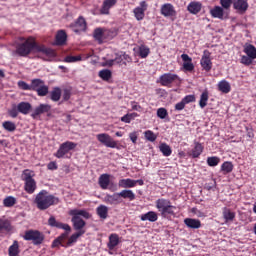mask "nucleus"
Returning a JSON list of instances; mask_svg holds the SVG:
<instances>
[{
  "label": "nucleus",
  "instance_id": "obj_20",
  "mask_svg": "<svg viewBox=\"0 0 256 256\" xmlns=\"http://www.w3.org/2000/svg\"><path fill=\"white\" fill-rule=\"evenodd\" d=\"M181 59L184 62L183 63L184 71H188V72L191 73V71L195 70V65H193V59L189 55L182 54Z\"/></svg>",
  "mask_w": 256,
  "mask_h": 256
},
{
  "label": "nucleus",
  "instance_id": "obj_11",
  "mask_svg": "<svg viewBox=\"0 0 256 256\" xmlns=\"http://www.w3.org/2000/svg\"><path fill=\"white\" fill-rule=\"evenodd\" d=\"M200 65L203 71H206L207 73H209V71L213 69V62L211 61V52H209V50L203 51V55L200 60Z\"/></svg>",
  "mask_w": 256,
  "mask_h": 256
},
{
  "label": "nucleus",
  "instance_id": "obj_45",
  "mask_svg": "<svg viewBox=\"0 0 256 256\" xmlns=\"http://www.w3.org/2000/svg\"><path fill=\"white\" fill-rule=\"evenodd\" d=\"M149 53H151V49L145 45H141L138 48V55L141 59H147V57H149Z\"/></svg>",
  "mask_w": 256,
  "mask_h": 256
},
{
  "label": "nucleus",
  "instance_id": "obj_49",
  "mask_svg": "<svg viewBox=\"0 0 256 256\" xmlns=\"http://www.w3.org/2000/svg\"><path fill=\"white\" fill-rule=\"evenodd\" d=\"M16 204H17V198H15L13 196H8V197L4 198V200H3L4 207H13Z\"/></svg>",
  "mask_w": 256,
  "mask_h": 256
},
{
  "label": "nucleus",
  "instance_id": "obj_57",
  "mask_svg": "<svg viewBox=\"0 0 256 256\" xmlns=\"http://www.w3.org/2000/svg\"><path fill=\"white\" fill-rule=\"evenodd\" d=\"M182 101L186 105H189V103H195V95H187L182 99Z\"/></svg>",
  "mask_w": 256,
  "mask_h": 256
},
{
  "label": "nucleus",
  "instance_id": "obj_7",
  "mask_svg": "<svg viewBox=\"0 0 256 256\" xmlns=\"http://www.w3.org/2000/svg\"><path fill=\"white\" fill-rule=\"evenodd\" d=\"M24 241H31L33 245L39 246L43 245V241H45V234L39 230H26L23 235Z\"/></svg>",
  "mask_w": 256,
  "mask_h": 256
},
{
  "label": "nucleus",
  "instance_id": "obj_47",
  "mask_svg": "<svg viewBox=\"0 0 256 256\" xmlns=\"http://www.w3.org/2000/svg\"><path fill=\"white\" fill-rule=\"evenodd\" d=\"M137 117H139V114L137 112L128 113L122 116L120 121H122V123H131V121H133V119Z\"/></svg>",
  "mask_w": 256,
  "mask_h": 256
},
{
  "label": "nucleus",
  "instance_id": "obj_23",
  "mask_svg": "<svg viewBox=\"0 0 256 256\" xmlns=\"http://www.w3.org/2000/svg\"><path fill=\"white\" fill-rule=\"evenodd\" d=\"M159 219V215L155 211H149L145 214L140 215L141 221H150V223H155Z\"/></svg>",
  "mask_w": 256,
  "mask_h": 256
},
{
  "label": "nucleus",
  "instance_id": "obj_13",
  "mask_svg": "<svg viewBox=\"0 0 256 256\" xmlns=\"http://www.w3.org/2000/svg\"><path fill=\"white\" fill-rule=\"evenodd\" d=\"M179 79V76L177 74L173 73H165L160 76L159 83L162 85V87H169V85L175 83Z\"/></svg>",
  "mask_w": 256,
  "mask_h": 256
},
{
  "label": "nucleus",
  "instance_id": "obj_42",
  "mask_svg": "<svg viewBox=\"0 0 256 256\" xmlns=\"http://www.w3.org/2000/svg\"><path fill=\"white\" fill-rule=\"evenodd\" d=\"M218 90L225 94L231 93V84L226 80H222L218 83Z\"/></svg>",
  "mask_w": 256,
  "mask_h": 256
},
{
  "label": "nucleus",
  "instance_id": "obj_12",
  "mask_svg": "<svg viewBox=\"0 0 256 256\" xmlns=\"http://www.w3.org/2000/svg\"><path fill=\"white\" fill-rule=\"evenodd\" d=\"M148 7L149 5L146 1H141L140 6L133 9V14L136 21H143V19H145V11H147Z\"/></svg>",
  "mask_w": 256,
  "mask_h": 256
},
{
  "label": "nucleus",
  "instance_id": "obj_62",
  "mask_svg": "<svg viewBox=\"0 0 256 256\" xmlns=\"http://www.w3.org/2000/svg\"><path fill=\"white\" fill-rule=\"evenodd\" d=\"M129 137H130V141H132V143L134 145L137 144V139H138V135H137V132H132L129 134Z\"/></svg>",
  "mask_w": 256,
  "mask_h": 256
},
{
  "label": "nucleus",
  "instance_id": "obj_35",
  "mask_svg": "<svg viewBox=\"0 0 256 256\" xmlns=\"http://www.w3.org/2000/svg\"><path fill=\"white\" fill-rule=\"evenodd\" d=\"M21 250L19 249V241L14 240L13 244L8 248V255L9 256H19Z\"/></svg>",
  "mask_w": 256,
  "mask_h": 256
},
{
  "label": "nucleus",
  "instance_id": "obj_60",
  "mask_svg": "<svg viewBox=\"0 0 256 256\" xmlns=\"http://www.w3.org/2000/svg\"><path fill=\"white\" fill-rule=\"evenodd\" d=\"M185 105V102L181 100L175 105V111H183V109H185Z\"/></svg>",
  "mask_w": 256,
  "mask_h": 256
},
{
  "label": "nucleus",
  "instance_id": "obj_3",
  "mask_svg": "<svg viewBox=\"0 0 256 256\" xmlns=\"http://www.w3.org/2000/svg\"><path fill=\"white\" fill-rule=\"evenodd\" d=\"M48 225L50 227H56V229H63L64 231H66L52 242V248L59 247V245H61L62 247H67V245L65 244V240L69 237V233H71V226H69V224L57 222L55 216H51L48 219Z\"/></svg>",
  "mask_w": 256,
  "mask_h": 256
},
{
  "label": "nucleus",
  "instance_id": "obj_55",
  "mask_svg": "<svg viewBox=\"0 0 256 256\" xmlns=\"http://www.w3.org/2000/svg\"><path fill=\"white\" fill-rule=\"evenodd\" d=\"M18 87L23 91H31V84H27L25 81H19Z\"/></svg>",
  "mask_w": 256,
  "mask_h": 256
},
{
  "label": "nucleus",
  "instance_id": "obj_61",
  "mask_svg": "<svg viewBox=\"0 0 256 256\" xmlns=\"http://www.w3.org/2000/svg\"><path fill=\"white\" fill-rule=\"evenodd\" d=\"M63 99L64 101H69V99H71V90L65 89L63 91Z\"/></svg>",
  "mask_w": 256,
  "mask_h": 256
},
{
  "label": "nucleus",
  "instance_id": "obj_28",
  "mask_svg": "<svg viewBox=\"0 0 256 256\" xmlns=\"http://www.w3.org/2000/svg\"><path fill=\"white\" fill-rule=\"evenodd\" d=\"M210 15L214 19H223L225 15V11L221 6H215L210 10Z\"/></svg>",
  "mask_w": 256,
  "mask_h": 256
},
{
  "label": "nucleus",
  "instance_id": "obj_21",
  "mask_svg": "<svg viewBox=\"0 0 256 256\" xmlns=\"http://www.w3.org/2000/svg\"><path fill=\"white\" fill-rule=\"evenodd\" d=\"M201 9H203V4L201 2L192 1L187 6V11L191 13V15H197L201 13Z\"/></svg>",
  "mask_w": 256,
  "mask_h": 256
},
{
  "label": "nucleus",
  "instance_id": "obj_30",
  "mask_svg": "<svg viewBox=\"0 0 256 256\" xmlns=\"http://www.w3.org/2000/svg\"><path fill=\"white\" fill-rule=\"evenodd\" d=\"M222 215L223 219L225 220V223H230L235 220V212L231 211V209L224 207L222 209Z\"/></svg>",
  "mask_w": 256,
  "mask_h": 256
},
{
  "label": "nucleus",
  "instance_id": "obj_58",
  "mask_svg": "<svg viewBox=\"0 0 256 256\" xmlns=\"http://www.w3.org/2000/svg\"><path fill=\"white\" fill-rule=\"evenodd\" d=\"M104 33L105 34V39H113V37H115L116 33L112 30H107V29H104Z\"/></svg>",
  "mask_w": 256,
  "mask_h": 256
},
{
  "label": "nucleus",
  "instance_id": "obj_46",
  "mask_svg": "<svg viewBox=\"0 0 256 256\" xmlns=\"http://www.w3.org/2000/svg\"><path fill=\"white\" fill-rule=\"evenodd\" d=\"M2 127L3 129H5V131H8L9 133H13V131H16L17 129V125H15V122L12 121H4L2 123Z\"/></svg>",
  "mask_w": 256,
  "mask_h": 256
},
{
  "label": "nucleus",
  "instance_id": "obj_24",
  "mask_svg": "<svg viewBox=\"0 0 256 256\" xmlns=\"http://www.w3.org/2000/svg\"><path fill=\"white\" fill-rule=\"evenodd\" d=\"M12 229L13 226H11V221H9V219L5 217L0 218V233H9Z\"/></svg>",
  "mask_w": 256,
  "mask_h": 256
},
{
  "label": "nucleus",
  "instance_id": "obj_59",
  "mask_svg": "<svg viewBox=\"0 0 256 256\" xmlns=\"http://www.w3.org/2000/svg\"><path fill=\"white\" fill-rule=\"evenodd\" d=\"M122 59L125 61L123 62L124 65H127V63H133V58H131L127 53L122 55Z\"/></svg>",
  "mask_w": 256,
  "mask_h": 256
},
{
  "label": "nucleus",
  "instance_id": "obj_5",
  "mask_svg": "<svg viewBox=\"0 0 256 256\" xmlns=\"http://www.w3.org/2000/svg\"><path fill=\"white\" fill-rule=\"evenodd\" d=\"M33 177H35L33 170H23L21 179L24 181V191L28 193V195H33V193L37 191V181H35Z\"/></svg>",
  "mask_w": 256,
  "mask_h": 256
},
{
  "label": "nucleus",
  "instance_id": "obj_53",
  "mask_svg": "<svg viewBox=\"0 0 256 256\" xmlns=\"http://www.w3.org/2000/svg\"><path fill=\"white\" fill-rule=\"evenodd\" d=\"M145 138L147 139V141H151L153 143V141H157V136L155 135V133L151 130H148L144 133Z\"/></svg>",
  "mask_w": 256,
  "mask_h": 256
},
{
  "label": "nucleus",
  "instance_id": "obj_8",
  "mask_svg": "<svg viewBox=\"0 0 256 256\" xmlns=\"http://www.w3.org/2000/svg\"><path fill=\"white\" fill-rule=\"evenodd\" d=\"M30 91H35L38 97H47V95H49V86L45 85V81L42 79H32L30 83Z\"/></svg>",
  "mask_w": 256,
  "mask_h": 256
},
{
  "label": "nucleus",
  "instance_id": "obj_27",
  "mask_svg": "<svg viewBox=\"0 0 256 256\" xmlns=\"http://www.w3.org/2000/svg\"><path fill=\"white\" fill-rule=\"evenodd\" d=\"M184 224L188 226L189 229H200L201 220L195 218L184 219Z\"/></svg>",
  "mask_w": 256,
  "mask_h": 256
},
{
  "label": "nucleus",
  "instance_id": "obj_48",
  "mask_svg": "<svg viewBox=\"0 0 256 256\" xmlns=\"http://www.w3.org/2000/svg\"><path fill=\"white\" fill-rule=\"evenodd\" d=\"M98 75H99L100 79H102L103 81H109V79H111V77H113V74H112L111 70H109V69L100 70Z\"/></svg>",
  "mask_w": 256,
  "mask_h": 256
},
{
  "label": "nucleus",
  "instance_id": "obj_31",
  "mask_svg": "<svg viewBox=\"0 0 256 256\" xmlns=\"http://www.w3.org/2000/svg\"><path fill=\"white\" fill-rule=\"evenodd\" d=\"M203 144L199 142H194V148L191 150V156L193 159H197L201 156V153H203Z\"/></svg>",
  "mask_w": 256,
  "mask_h": 256
},
{
  "label": "nucleus",
  "instance_id": "obj_17",
  "mask_svg": "<svg viewBox=\"0 0 256 256\" xmlns=\"http://www.w3.org/2000/svg\"><path fill=\"white\" fill-rule=\"evenodd\" d=\"M104 201L105 203H107V205H121V203L123 202V200H121L119 192L114 194H106V196L104 197Z\"/></svg>",
  "mask_w": 256,
  "mask_h": 256
},
{
  "label": "nucleus",
  "instance_id": "obj_1",
  "mask_svg": "<svg viewBox=\"0 0 256 256\" xmlns=\"http://www.w3.org/2000/svg\"><path fill=\"white\" fill-rule=\"evenodd\" d=\"M14 53L18 57H27L31 53H42V55H46L47 57H55V50L47 48L45 44L38 43L33 36H20L18 42L15 43Z\"/></svg>",
  "mask_w": 256,
  "mask_h": 256
},
{
  "label": "nucleus",
  "instance_id": "obj_25",
  "mask_svg": "<svg viewBox=\"0 0 256 256\" xmlns=\"http://www.w3.org/2000/svg\"><path fill=\"white\" fill-rule=\"evenodd\" d=\"M98 183L101 189H109V185L111 183V175L109 174H102L98 179Z\"/></svg>",
  "mask_w": 256,
  "mask_h": 256
},
{
  "label": "nucleus",
  "instance_id": "obj_63",
  "mask_svg": "<svg viewBox=\"0 0 256 256\" xmlns=\"http://www.w3.org/2000/svg\"><path fill=\"white\" fill-rule=\"evenodd\" d=\"M131 107L133 111H141L143 108L141 107V105H139L137 102L132 101L131 102Z\"/></svg>",
  "mask_w": 256,
  "mask_h": 256
},
{
  "label": "nucleus",
  "instance_id": "obj_54",
  "mask_svg": "<svg viewBox=\"0 0 256 256\" xmlns=\"http://www.w3.org/2000/svg\"><path fill=\"white\" fill-rule=\"evenodd\" d=\"M168 115H169V112H167V109L165 108L157 109V117H159V119H165L168 117Z\"/></svg>",
  "mask_w": 256,
  "mask_h": 256
},
{
  "label": "nucleus",
  "instance_id": "obj_34",
  "mask_svg": "<svg viewBox=\"0 0 256 256\" xmlns=\"http://www.w3.org/2000/svg\"><path fill=\"white\" fill-rule=\"evenodd\" d=\"M177 209L176 206L171 205V202L169 203V205L167 207H165L161 212L160 215L162 217H167L168 215H170L171 217H175V210Z\"/></svg>",
  "mask_w": 256,
  "mask_h": 256
},
{
  "label": "nucleus",
  "instance_id": "obj_51",
  "mask_svg": "<svg viewBox=\"0 0 256 256\" xmlns=\"http://www.w3.org/2000/svg\"><path fill=\"white\" fill-rule=\"evenodd\" d=\"M253 58H250L247 54L242 55L240 58V63L242 65H245L246 67H249V65H253Z\"/></svg>",
  "mask_w": 256,
  "mask_h": 256
},
{
  "label": "nucleus",
  "instance_id": "obj_16",
  "mask_svg": "<svg viewBox=\"0 0 256 256\" xmlns=\"http://www.w3.org/2000/svg\"><path fill=\"white\" fill-rule=\"evenodd\" d=\"M160 13L164 17H175V15H177V11L175 10V7L171 3L163 4L161 6Z\"/></svg>",
  "mask_w": 256,
  "mask_h": 256
},
{
  "label": "nucleus",
  "instance_id": "obj_52",
  "mask_svg": "<svg viewBox=\"0 0 256 256\" xmlns=\"http://www.w3.org/2000/svg\"><path fill=\"white\" fill-rule=\"evenodd\" d=\"M77 61H82L81 55H78V56H66L64 58V63H77Z\"/></svg>",
  "mask_w": 256,
  "mask_h": 256
},
{
  "label": "nucleus",
  "instance_id": "obj_41",
  "mask_svg": "<svg viewBox=\"0 0 256 256\" xmlns=\"http://www.w3.org/2000/svg\"><path fill=\"white\" fill-rule=\"evenodd\" d=\"M82 235H85V231H78L72 234L66 242V247H71L73 243H77V239H79V237H82Z\"/></svg>",
  "mask_w": 256,
  "mask_h": 256
},
{
  "label": "nucleus",
  "instance_id": "obj_64",
  "mask_svg": "<svg viewBox=\"0 0 256 256\" xmlns=\"http://www.w3.org/2000/svg\"><path fill=\"white\" fill-rule=\"evenodd\" d=\"M47 167L50 171H55V170H57V163L56 162H50V163H48Z\"/></svg>",
  "mask_w": 256,
  "mask_h": 256
},
{
  "label": "nucleus",
  "instance_id": "obj_29",
  "mask_svg": "<svg viewBox=\"0 0 256 256\" xmlns=\"http://www.w3.org/2000/svg\"><path fill=\"white\" fill-rule=\"evenodd\" d=\"M56 45L62 46L67 43V32L65 30H59L55 37Z\"/></svg>",
  "mask_w": 256,
  "mask_h": 256
},
{
  "label": "nucleus",
  "instance_id": "obj_19",
  "mask_svg": "<svg viewBox=\"0 0 256 256\" xmlns=\"http://www.w3.org/2000/svg\"><path fill=\"white\" fill-rule=\"evenodd\" d=\"M233 7L238 13L243 14L249 9V3L247 0H234Z\"/></svg>",
  "mask_w": 256,
  "mask_h": 256
},
{
  "label": "nucleus",
  "instance_id": "obj_14",
  "mask_svg": "<svg viewBox=\"0 0 256 256\" xmlns=\"http://www.w3.org/2000/svg\"><path fill=\"white\" fill-rule=\"evenodd\" d=\"M50 112H51V105L40 104L33 110L31 117L32 119H37V117H39L40 115H43L45 113H50Z\"/></svg>",
  "mask_w": 256,
  "mask_h": 256
},
{
  "label": "nucleus",
  "instance_id": "obj_39",
  "mask_svg": "<svg viewBox=\"0 0 256 256\" xmlns=\"http://www.w3.org/2000/svg\"><path fill=\"white\" fill-rule=\"evenodd\" d=\"M120 195V199H128L129 201H135V193L133 192V190H127L124 189L120 192H118Z\"/></svg>",
  "mask_w": 256,
  "mask_h": 256
},
{
  "label": "nucleus",
  "instance_id": "obj_50",
  "mask_svg": "<svg viewBox=\"0 0 256 256\" xmlns=\"http://www.w3.org/2000/svg\"><path fill=\"white\" fill-rule=\"evenodd\" d=\"M219 163H221V158L217 157V156H211L207 158V165L209 167H217V165H219Z\"/></svg>",
  "mask_w": 256,
  "mask_h": 256
},
{
  "label": "nucleus",
  "instance_id": "obj_22",
  "mask_svg": "<svg viewBox=\"0 0 256 256\" xmlns=\"http://www.w3.org/2000/svg\"><path fill=\"white\" fill-rule=\"evenodd\" d=\"M108 239L109 241L107 243V248L109 249V251H113L115 247H117L119 243H121V240H119V234L117 233L110 234Z\"/></svg>",
  "mask_w": 256,
  "mask_h": 256
},
{
  "label": "nucleus",
  "instance_id": "obj_32",
  "mask_svg": "<svg viewBox=\"0 0 256 256\" xmlns=\"http://www.w3.org/2000/svg\"><path fill=\"white\" fill-rule=\"evenodd\" d=\"M118 186L122 189H132L133 187H135V180L131 178L121 179L118 182Z\"/></svg>",
  "mask_w": 256,
  "mask_h": 256
},
{
  "label": "nucleus",
  "instance_id": "obj_26",
  "mask_svg": "<svg viewBox=\"0 0 256 256\" xmlns=\"http://www.w3.org/2000/svg\"><path fill=\"white\" fill-rule=\"evenodd\" d=\"M105 35H106L105 28L94 29L93 37L95 41L99 43V45L103 43V40L105 39Z\"/></svg>",
  "mask_w": 256,
  "mask_h": 256
},
{
  "label": "nucleus",
  "instance_id": "obj_9",
  "mask_svg": "<svg viewBox=\"0 0 256 256\" xmlns=\"http://www.w3.org/2000/svg\"><path fill=\"white\" fill-rule=\"evenodd\" d=\"M77 147V143L66 141L62 143L57 152L54 154V157H57V159H63L66 155H69L70 151H73Z\"/></svg>",
  "mask_w": 256,
  "mask_h": 256
},
{
  "label": "nucleus",
  "instance_id": "obj_44",
  "mask_svg": "<svg viewBox=\"0 0 256 256\" xmlns=\"http://www.w3.org/2000/svg\"><path fill=\"white\" fill-rule=\"evenodd\" d=\"M207 101H209V91L204 90L200 96L199 105L201 109H205L207 107Z\"/></svg>",
  "mask_w": 256,
  "mask_h": 256
},
{
  "label": "nucleus",
  "instance_id": "obj_33",
  "mask_svg": "<svg viewBox=\"0 0 256 256\" xmlns=\"http://www.w3.org/2000/svg\"><path fill=\"white\" fill-rule=\"evenodd\" d=\"M243 52L245 53V55H247L248 57L252 58L255 61V59H256V47L253 46V44H246L244 46Z\"/></svg>",
  "mask_w": 256,
  "mask_h": 256
},
{
  "label": "nucleus",
  "instance_id": "obj_38",
  "mask_svg": "<svg viewBox=\"0 0 256 256\" xmlns=\"http://www.w3.org/2000/svg\"><path fill=\"white\" fill-rule=\"evenodd\" d=\"M159 151L162 153L164 157H171L173 150L171 149V146L167 143H161L159 145Z\"/></svg>",
  "mask_w": 256,
  "mask_h": 256
},
{
  "label": "nucleus",
  "instance_id": "obj_10",
  "mask_svg": "<svg viewBox=\"0 0 256 256\" xmlns=\"http://www.w3.org/2000/svg\"><path fill=\"white\" fill-rule=\"evenodd\" d=\"M96 138L99 143H102V145H105V147H109L110 149H119L117 141H115L111 135L107 133L97 134Z\"/></svg>",
  "mask_w": 256,
  "mask_h": 256
},
{
  "label": "nucleus",
  "instance_id": "obj_2",
  "mask_svg": "<svg viewBox=\"0 0 256 256\" xmlns=\"http://www.w3.org/2000/svg\"><path fill=\"white\" fill-rule=\"evenodd\" d=\"M34 203L39 211H47L53 205H59V198L49 194L47 190H41L35 197Z\"/></svg>",
  "mask_w": 256,
  "mask_h": 256
},
{
  "label": "nucleus",
  "instance_id": "obj_4",
  "mask_svg": "<svg viewBox=\"0 0 256 256\" xmlns=\"http://www.w3.org/2000/svg\"><path fill=\"white\" fill-rule=\"evenodd\" d=\"M69 215L72 216L71 222L73 223V228L75 231H85L83 228L87 225V223L81 217H84V219H91V214H89V212L86 210L73 209L70 210Z\"/></svg>",
  "mask_w": 256,
  "mask_h": 256
},
{
  "label": "nucleus",
  "instance_id": "obj_56",
  "mask_svg": "<svg viewBox=\"0 0 256 256\" xmlns=\"http://www.w3.org/2000/svg\"><path fill=\"white\" fill-rule=\"evenodd\" d=\"M234 0H220V5L223 9H231V5H233Z\"/></svg>",
  "mask_w": 256,
  "mask_h": 256
},
{
  "label": "nucleus",
  "instance_id": "obj_37",
  "mask_svg": "<svg viewBox=\"0 0 256 256\" xmlns=\"http://www.w3.org/2000/svg\"><path fill=\"white\" fill-rule=\"evenodd\" d=\"M234 169L233 162L231 161H225L220 168V171L223 173V175H229V173H232Z\"/></svg>",
  "mask_w": 256,
  "mask_h": 256
},
{
  "label": "nucleus",
  "instance_id": "obj_36",
  "mask_svg": "<svg viewBox=\"0 0 256 256\" xmlns=\"http://www.w3.org/2000/svg\"><path fill=\"white\" fill-rule=\"evenodd\" d=\"M96 213L100 219H107L109 215V208L105 205H100L96 208Z\"/></svg>",
  "mask_w": 256,
  "mask_h": 256
},
{
  "label": "nucleus",
  "instance_id": "obj_40",
  "mask_svg": "<svg viewBox=\"0 0 256 256\" xmlns=\"http://www.w3.org/2000/svg\"><path fill=\"white\" fill-rule=\"evenodd\" d=\"M171 203V200L165 198H159L156 200L155 205L156 209H158L159 213L163 211L165 207H167Z\"/></svg>",
  "mask_w": 256,
  "mask_h": 256
},
{
  "label": "nucleus",
  "instance_id": "obj_43",
  "mask_svg": "<svg viewBox=\"0 0 256 256\" xmlns=\"http://www.w3.org/2000/svg\"><path fill=\"white\" fill-rule=\"evenodd\" d=\"M50 99L57 103L61 99V88L54 87L53 90L50 92Z\"/></svg>",
  "mask_w": 256,
  "mask_h": 256
},
{
  "label": "nucleus",
  "instance_id": "obj_18",
  "mask_svg": "<svg viewBox=\"0 0 256 256\" xmlns=\"http://www.w3.org/2000/svg\"><path fill=\"white\" fill-rule=\"evenodd\" d=\"M117 5V0H104L100 8V15H109L112 7Z\"/></svg>",
  "mask_w": 256,
  "mask_h": 256
},
{
  "label": "nucleus",
  "instance_id": "obj_15",
  "mask_svg": "<svg viewBox=\"0 0 256 256\" xmlns=\"http://www.w3.org/2000/svg\"><path fill=\"white\" fill-rule=\"evenodd\" d=\"M70 27L73 29L74 33H81V31H87V21L83 16H80L75 24H71Z\"/></svg>",
  "mask_w": 256,
  "mask_h": 256
},
{
  "label": "nucleus",
  "instance_id": "obj_6",
  "mask_svg": "<svg viewBox=\"0 0 256 256\" xmlns=\"http://www.w3.org/2000/svg\"><path fill=\"white\" fill-rule=\"evenodd\" d=\"M31 109H33L31 103L20 102L12 105V107L8 110V115L12 117V119H17V117H19V113L22 115H29V113H31Z\"/></svg>",
  "mask_w": 256,
  "mask_h": 256
}]
</instances>
